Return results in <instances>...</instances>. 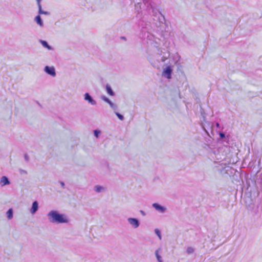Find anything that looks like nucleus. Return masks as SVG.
I'll return each mask as SVG.
<instances>
[{"label":"nucleus","mask_w":262,"mask_h":262,"mask_svg":"<svg viewBox=\"0 0 262 262\" xmlns=\"http://www.w3.org/2000/svg\"><path fill=\"white\" fill-rule=\"evenodd\" d=\"M111 108L114 110H117L118 109V106L116 104H114V105L111 107Z\"/></svg>","instance_id":"31"},{"label":"nucleus","mask_w":262,"mask_h":262,"mask_svg":"<svg viewBox=\"0 0 262 262\" xmlns=\"http://www.w3.org/2000/svg\"><path fill=\"white\" fill-rule=\"evenodd\" d=\"M255 183L257 185H259V187H260V190L262 191V175H260L259 176V179H257V180L255 181Z\"/></svg>","instance_id":"18"},{"label":"nucleus","mask_w":262,"mask_h":262,"mask_svg":"<svg viewBox=\"0 0 262 262\" xmlns=\"http://www.w3.org/2000/svg\"><path fill=\"white\" fill-rule=\"evenodd\" d=\"M59 183L60 184L61 187L62 188H64V187H65V184L63 182V181H59Z\"/></svg>","instance_id":"30"},{"label":"nucleus","mask_w":262,"mask_h":262,"mask_svg":"<svg viewBox=\"0 0 262 262\" xmlns=\"http://www.w3.org/2000/svg\"><path fill=\"white\" fill-rule=\"evenodd\" d=\"M204 128V130H205V132L207 133V135H209V133L207 131V130L204 128V127H203Z\"/></svg>","instance_id":"34"},{"label":"nucleus","mask_w":262,"mask_h":262,"mask_svg":"<svg viewBox=\"0 0 262 262\" xmlns=\"http://www.w3.org/2000/svg\"><path fill=\"white\" fill-rule=\"evenodd\" d=\"M24 158H25V160L27 162L29 161V157L28 155L27 154H25V155H24Z\"/></svg>","instance_id":"29"},{"label":"nucleus","mask_w":262,"mask_h":262,"mask_svg":"<svg viewBox=\"0 0 262 262\" xmlns=\"http://www.w3.org/2000/svg\"><path fill=\"white\" fill-rule=\"evenodd\" d=\"M186 252L188 254H191L194 252V249L191 247L187 248Z\"/></svg>","instance_id":"23"},{"label":"nucleus","mask_w":262,"mask_h":262,"mask_svg":"<svg viewBox=\"0 0 262 262\" xmlns=\"http://www.w3.org/2000/svg\"><path fill=\"white\" fill-rule=\"evenodd\" d=\"M148 60L154 68H158V66H159L158 64H156L155 61H154V60L151 58L149 57Z\"/></svg>","instance_id":"21"},{"label":"nucleus","mask_w":262,"mask_h":262,"mask_svg":"<svg viewBox=\"0 0 262 262\" xmlns=\"http://www.w3.org/2000/svg\"><path fill=\"white\" fill-rule=\"evenodd\" d=\"M100 133H101V132L100 130L95 129L94 130V135L95 137L97 138H98L99 137Z\"/></svg>","instance_id":"24"},{"label":"nucleus","mask_w":262,"mask_h":262,"mask_svg":"<svg viewBox=\"0 0 262 262\" xmlns=\"http://www.w3.org/2000/svg\"><path fill=\"white\" fill-rule=\"evenodd\" d=\"M172 73V69L170 65L167 66L166 68L163 69L162 72V76L168 79L171 78Z\"/></svg>","instance_id":"3"},{"label":"nucleus","mask_w":262,"mask_h":262,"mask_svg":"<svg viewBox=\"0 0 262 262\" xmlns=\"http://www.w3.org/2000/svg\"><path fill=\"white\" fill-rule=\"evenodd\" d=\"M39 42L44 48H47L49 50H53V48L49 45L48 42L47 41L40 39Z\"/></svg>","instance_id":"14"},{"label":"nucleus","mask_w":262,"mask_h":262,"mask_svg":"<svg viewBox=\"0 0 262 262\" xmlns=\"http://www.w3.org/2000/svg\"><path fill=\"white\" fill-rule=\"evenodd\" d=\"M121 38H122V39H124V40H125V39H126V38H125V37H124V36H122V37H121Z\"/></svg>","instance_id":"36"},{"label":"nucleus","mask_w":262,"mask_h":262,"mask_svg":"<svg viewBox=\"0 0 262 262\" xmlns=\"http://www.w3.org/2000/svg\"><path fill=\"white\" fill-rule=\"evenodd\" d=\"M127 221L134 228H137L140 225L139 219L135 217H128Z\"/></svg>","instance_id":"4"},{"label":"nucleus","mask_w":262,"mask_h":262,"mask_svg":"<svg viewBox=\"0 0 262 262\" xmlns=\"http://www.w3.org/2000/svg\"><path fill=\"white\" fill-rule=\"evenodd\" d=\"M155 232L156 234L158 236L159 238L161 240L162 239V236L160 230L158 229H156L155 230Z\"/></svg>","instance_id":"22"},{"label":"nucleus","mask_w":262,"mask_h":262,"mask_svg":"<svg viewBox=\"0 0 262 262\" xmlns=\"http://www.w3.org/2000/svg\"><path fill=\"white\" fill-rule=\"evenodd\" d=\"M179 58L175 62V64L178 67V70H179L181 68H182V66L181 65V63H179V60H180V56L178 55Z\"/></svg>","instance_id":"25"},{"label":"nucleus","mask_w":262,"mask_h":262,"mask_svg":"<svg viewBox=\"0 0 262 262\" xmlns=\"http://www.w3.org/2000/svg\"><path fill=\"white\" fill-rule=\"evenodd\" d=\"M108 104L110 105V107H112V106L114 105V103L110 100V101L108 103Z\"/></svg>","instance_id":"32"},{"label":"nucleus","mask_w":262,"mask_h":262,"mask_svg":"<svg viewBox=\"0 0 262 262\" xmlns=\"http://www.w3.org/2000/svg\"><path fill=\"white\" fill-rule=\"evenodd\" d=\"M38 209V203L37 201H35L32 203L30 212L31 214H35Z\"/></svg>","instance_id":"11"},{"label":"nucleus","mask_w":262,"mask_h":262,"mask_svg":"<svg viewBox=\"0 0 262 262\" xmlns=\"http://www.w3.org/2000/svg\"><path fill=\"white\" fill-rule=\"evenodd\" d=\"M34 21L40 27L43 26V22L40 15L38 14L34 19Z\"/></svg>","instance_id":"12"},{"label":"nucleus","mask_w":262,"mask_h":262,"mask_svg":"<svg viewBox=\"0 0 262 262\" xmlns=\"http://www.w3.org/2000/svg\"><path fill=\"white\" fill-rule=\"evenodd\" d=\"M220 139L222 140V142L225 146H229V137L226 136L223 132H220Z\"/></svg>","instance_id":"9"},{"label":"nucleus","mask_w":262,"mask_h":262,"mask_svg":"<svg viewBox=\"0 0 262 262\" xmlns=\"http://www.w3.org/2000/svg\"><path fill=\"white\" fill-rule=\"evenodd\" d=\"M84 99L92 105H95L97 103L96 101L93 99L92 96L89 93H85L84 94Z\"/></svg>","instance_id":"5"},{"label":"nucleus","mask_w":262,"mask_h":262,"mask_svg":"<svg viewBox=\"0 0 262 262\" xmlns=\"http://www.w3.org/2000/svg\"><path fill=\"white\" fill-rule=\"evenodd\" d=\"M38 14L39 15H42V14L46 15H50V12L43 10L42 9L41 6L38 7Z\"/></svg>","instance_id":"15"},{"label":"nucleus","mask_w":262,"mask_h":262,"mask_svg":"<svg viewBox=\"0 0 262 262\" xmlns=\"http://www.w3.org/2000/svg\"><path fill=\"white\" fill-rule=\"evenodd\" d=\"M7 217L9 220H11L13 218V210L12 208H10L6 212Z\"/></svg>","instance_id":"17"},{"label":"nucleus","mask_w":262,"mask_h":262,"mask_svg":"<svg viewBox=\"0 0 262 262\" xmlns=\"http://www.w3.org/2000/svg\"><path fill=\"white\" fill-rule=\"evenodd\" d=\"M101 99L102 100H103L104 101H105V102L106 103H108L110 101V99L109 98H108L106 96H104V95H102L101 96Z\"/></svg>","instance_id":"26"},{"label":"nucleus","mask_w":262,"mask_h":262,"mask_svg":"<svg viewBox=\"0 0 262 262\" xmlns=\"http://www.w3.org/2000/svg\"><path fill=\"white\" fill-rule=\"evenodd\" d=\"M37 3V7L41 6V2L42 0H36Z\"/></svg>","instance_id":"28"},{"label":"nucleus","mask_w":262,"mask_h":262,"mask_svg":"<svg viewBox=\"0 0 262 262\" xmlns=\"http://www.w3.org/2000/svg\"><path fill=\"white\" fill-rule=\"evenodd\" d=\"M10 184V181L6 176H2L0 180V185L2 187L8 185Z\"/></svg>","instance_id":"10"},{"label":"nucleus","mask_w":262,"mask_h":262,"mask_svg":"<svg viewBox=\"0 0 262 262\" xmlns=\"http://www.w3.org/2000/svg\"><path fill=\"white\" fill-rule=\"evenodd\" d=\"M94 190L95 192H97V193H100L101 192V191H103L105 190V188L102 186H100V185H96L94 187Z\"/></svg>","instance_id":"16"},{"label":"nucleus","mask_w":262,"mask_h":262,"mask_svg":"<svg viewBox=\"0 0 262 262\" xmlns=\"http://www.w3.org/2000/svg\"><path fill=\"white\" fill-rule=\"evenodd\" d=\"M159 250H160V249H157V250H156V251H155V255L156 256L157 260L159 262H163V260H162V257L159 254Z\"/></svg>","instance_id":"19"},{"label":"nucleus","mask_w":262,"mask_h":262,"mask_svg":"<svg viewBox=\"0 0 262 262\" xmlns=\"http://www.w3.org/2000/svg\"><path fill=\"white\" fill-rule=\"evenodd\" d=\"M37 103L39 105V106H41V105L40 104V103L37 101Z\"/></svg>","instance_id":"37"},{"label":"nucleus","mask_w":262,"mask_h":262,"mask_svg":"<svg viewBox=\"0 0 262 262\" xmlns=\"http://www.w3.org/2000/svg\"><path fill=\"white\" fill-rule=\"evenodd\" d=\"M152 206L160 213H164L166 210V208L165 206H162L158 203H153L152 204Z\"/></svg>","instance_id":"7"},{"label":"nucleus","mask_w":262,"mask_h":262,"mask_svg":"<svg viewBox=\"0 0 262 262\" xmlns=\"http://www.w3.org/2000/svg\"><path fill=\"white\" fill-rule=\"evenodd\" d=\"M216 126H217V127H220V124H219V123L216 122Z\"/></svg>","instance_id":"35"},{"label":"nucleus","mask_w":262,"mask_h":262,"mask_svg":"<svg viewBox=\"0 0 262 262\" xmlns=\"http://www.w3.org/2000/svg\"><path fill=\"white\" fill-rule=\"evenodd\" d=\"M115 115L117 116V117L119 119H120L121 121H123L124 119V117L123 115L121 114L118 112H115Z\"/></svg>","instance_id":"20"},{"label":"nucleus","mask_w":262,"mask_h":262,"mask_svg":"<svg viewBox=\"0 0 262 262\" xmlns=\"http://www.w3.org/2000/svg\"><path fill=\"white\" fill-rule=\"evenodd\" d=\"M44 71L48 75L55 77L56 75L55 69L54 67L46 66L44 68Z\"/></svg>","instance_id":"6"},{"label":"nucleus","mask_w":262,"mask_h":262,"mask_svg":"<svg viewBox=\"0 0 262 262\" xmlns=\"http://www.w3.org/2000/svg\"><path fill=\"white\" fill-rule=\"evenodd\" d=\"M105 90L107 93L111 96H114L115 95V92L112 90L111 86L108 84H106L105 86Z\"/></svg>","instance_id":"13"},{"label":"nucleus","mask_w":262,"mask_h":262,"mask_svg":"<svg viewBox=\"0 0 262 262\" xmlns=\"http://www.w3.org/2000/svg\"><path fill=\"white\" fill-rule=\"evenodd\" d=\"M170 56V54L169 52H163V55H162V52L159 54V56L158 57V59H157L158 63H159L160 61L162 62H164Z\"/></svg>","instance_id":"8"},{"label":"nucleus","mask_w":262,"mask_h":262,"mask_svg":"<svg viewBox=\"0 0 262 262\" xmlns=\"http://www.w3.org/2000/svg\"><path fill=\"white\" fill-rule=\"evenodd\" d=\"M19 171L20 174H27V171L22 169H19Z\"/></svg>","instance_id":"27"},{"label":"nucleus","mask_w":262,"mask_h":262,"mask_svg":"<svg viewBox=\"0 0 262 262\" xmlns=\"http://www.w3.org/2000/svg\"><path fill=\"white\" fill-rule=\"evenodd\" d=\"M140 212L142 215L145 216L146 215V213L144 211L140 210Z\"/></svg>","instance_id":"33"},{"label":"nucleus","mask_w":262,"mask_h":262,"mask_svg":"<svg viewBox=\"0 0 262 262\" xmlns=\"http://www.w3.org/2000/svg\"><path fill=\"white\" fill-rule=\"evenodd\" d=\"M134 2L135 9L138 12L136 17L140 19L138 25L141 27V37L152 41L154 36L151 31L156 27L164 24V16L151 1L135 0Z\"/></svg>","instance_id":"1"},{"label":"nucleus","mask_w":262,"mask_h":262,"mask_svg":"<svg viewBox=\"0 0 262 262\" xmlns=\"http://www.w3.org/2000/svg\"><path fill=\"white\" fill-rule=\"evenodd\" d=\"M49 221L52 223L62 224L69 222V219L67 216L60 213L57 210H51L48 214Z\"/></svg>","instance_id":"2"}]
</instances>
